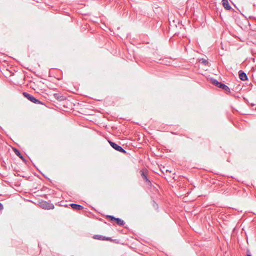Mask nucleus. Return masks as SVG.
<instances>
[{
	"label": "nucleus",
	"mask_w": 256,
	"mask_h": 256,
	"mask_svg": "<svg viewBox=\"0 0 256 256\" xmlns=\"http://www.w3.org/2000/svg\"><path fill=\"white\" fill-rule=\"evenodd\" d=\"M23 96L26 98L28 100H30L31 102L36 104H43V103L39 100H38L36 99V98H34L32 95L26 92H24L22 94Z\"/></svg>",
	"instance_id": "f257e3e1"
},
{
	"label": "nucleus",
	"mask_w": 256,
	"mask_h": 256,
	"mask_svg": "<svg viewBox=\"0 0 256 256\" xmlns=\"http://www.w3.org/2000/svg\"><path fill=\"white\" fill-rule=\"evenodd\" d=\"M108 142L110 146L115 150L122 152L123 154H126V151L124 150L121 146H119L118 144H116V143L112 142L110 140H108Z\"/></svg>",
	"instance_id": "f03ea898"
},
{
	"label": "nucleus",
	"mask_w": 256,
	"mask_h": 256,
	"mask_svg": "<svg viewBox=\"0 0 256 256\" xmlns=\"http://www.w3.org/2000/svg\"><path fill=\"white\" fill-rule=\"evenodd\" d=\"M107 218H108L110 221H115L116 222L118 225V226H124L125 224L124 222L120 218H115L113 216H110L108 215L107 216Z\"/></svg>",
	"instance_id": "7ed1b4c3"
},
{
	"label": "nucleus",
	"mask_w": 256,
	"mask_h": 256,
	"mask_svg": "<svg viewBox=\"0 0 256 256\" xmlns=\"http://www.w3.org/2000/svg\"><path fill=\"white\" fill-rule=\"evenodd\" d=\"M41 207L45 210L54 209V206L52 204L49 203L47 202H42L41 203Z\"/></svg>",
	"instance_id": "20e7f679"
},
{
	"label": "nucleus",
	"mask_w": 256,
	"mask_h": 256,
	"mask_svg": "<svg viewBox=\"0 0 256 256\" xmlns=\"http://www.w3.org/2000/svg\"><path fill=\"white\" fill-rule=\"evenodd\" d=\"M239 78L243 81L246 80H248V76L246 74L242 71V70H240L238 72Z\"/></svg>",
	"instance_id": "39448f33"
},
{
	"label": "nucleus",
	"mask_w": 256,
	"mask_h": 256,
	"mask_svg": "<svg viewBox=\"0 0 256 256\" xmlns=\"http://www.w3.org/2000/svg\"><path fill=\"white\" fill-rule=\"evenodd\" d=\"M222 5L224 8L226 10H232L234 11V10L230 6L229 4L228 0H222Z\"/></svg>",
	"instance_id": "423d86ee"
},
{
	"label": "nucleus",
	"mask_w": 256,
	"mask_h": 256,
	"mask_svg": "<svg viewBox=\"0 0 256 256\" xmlns=\"http://www.w3.org/2000/svg\"><path fill=\"white\" fill-rule=\"evenodd\" d=\"M140 174H141L142 178H144V180L148 184H151L150 181L148 178L147 176H146V174L144 172V170H140Z\"/></svg>",
	"instance_id": "0eeeda50"
},
{
	"label": "nucleus",
	"mask_w": 256,
	"mask_h": 256,
	"mask_svg": "<svg viewBox=\"0 0 256 256\" xmlns=\"http://www.w3.org/2000/svg\"><path fill=\"white\" fill-rule=\"evenodd\" d=\"M54 97L59 101H63L66 100V97L60 94H54Z\"/></svg>",
	"instance_id": "6e6552de"
},
{
	"label": "nucleus",
	"mask_w": 256,
	"mask_h": 256,
	"mask_svg": "<svg viewBox=\"0 0 256 256\" xmlns=\"http://www.w3.org/2000/svg\"><path fill=\"white\" fill-rule=\"evenodd\" d=\"M218 88L224 90L226 94L230 92V88L224 84L221 83L220 85V86H218Z\"/></svg>",
	"instance_id": "1a4fd4ad"
},
{
	"label": "nucleus",
	"mask_w": 256,
	"mask_h": 256,
	"mask_svg": "<svg viewBox=\"0 0 256 256\" xmlns=\"http://www.w3.org/2000/svg\"><path fill=\"white\" fill-rule=\"evenodd\" d=\"M14 151L15 153V154L18 156L19 157L21 160H22L23 161L25 162L26 161V159L24 158L22 156V154L20 153V152L19 150H18L17 148H14Z\"/></svg>",
	"instance_id": "9d476101"
},
{
	"label": "nucleus",
	"mask_w": 256,
	"mask_h": 256,
	"mask_svg": "<svg viewBox=\"0 0 256 256\" xmlns=\"http://www.w3.org/2000/svg\"><path fill=\"white\" fill-rule=\"evenodd\" d=\"M70 206L74 210H80L84 208L83 206L76 204H70Z\"/></svg>",
	"instance_id": "9b49d317"
},
{
	"label": "nucleus",
	"mask_w": 256,
	"mask_h": 256,
	"mask_svg": "<svg viewBox=\"0 0 256 256\" xmlns=\"http://www.w3.org/2000/svg\"><path fill=\"white\" fill-rule=\"evenodd\" d=\"M210 81L211 83L215 86H216L218 88L220 86V85L222 82H219L218 80H217L216 79H214L213 78H212L210 79Z\"/></svg>",
	"instance_id": "f8f14e48"
},
{
	"label": "nucleus",
	"mask_w": 256,
	"mask_h": 256,
	"mask_svg": "<svg viewBox=\"0 0 256 256\" xmlns=\"http://www.w3.org/2000/svg\"><path fill=\"white\" fill-rule=\"evenodd\" d=\"M94 238L96 240H105V236L102 235H94Z\"/></svg>",
	"instance_id": "ddd939ff"
},
{
	"label": "nucleus",
	"mask_w": 256,
	"mask_h": 256,
	"mask_svg": "<svg viewBox=\"0 0 256 256\" xmlns=\"http://www.w3.org/2000/svg\"><path fill=\"white\" fill-rule=\"evenodd\" d=\"M200 62H201V64L205 65V66H207L208 65V62L207 60H205V59H204V58H202L201 59Z\"/></svg>",
	"instance_id": "4468645a"
},
{
	"label": "nucleus",
	"mask_w": 256,
	"mask_h": 256,
	"mask_svg": "<svg viewBox=\"0 0 256 256\" xmlns=\"http://www.w3.org/2000/svg\"><path fill=\"white\" fill-rule=\"evenodd\" d=\"M105 240H112L111 238L105 236Z\"/></svg>",
	"instance_id": "2eb2a0df"
},
{
	"label": "nucleus",
	"mask_w": 256,
	"mask_h": 256,
	"mask_svg": "<svg viewBox=\"0 0 256 256\" xmlns=\"http://www.w3.org/2000/svg\"><path fill=\"white\" fill-rule=\"evenodd\" d=\"M4 208L3 205L2 203L0 202V210H2Z\"/></svg>",
	"instance_id": "dca6fc26"
},
{
	"label": "nucleus",
	"mask_w": 256,
	"mask_h": 256,
	"mask_svg": "<svg viewBox=\"0 0 256 256\" xmlns=\"http://www.w3.org/2000/svg\"><path fill=\"white\" fill-rule=\"evenodd\" d=\"M246 256H252L250 254V253H249V254H246Z\"/></svg>",
	"instance_id": "f3484780"
},
{
	"label": "nucleus",
	"mask_w": 256,
	"mask_h": 256,
	"mask_svg": "<svg viewBox=\"0 0 256 256\" xmlns=\"http://www.w3.org/2000/svg\"><path fill=\"white\" fill-rule=\"evenodd\" d=\"M161 172L162 173H164V172H165V170H161Z\"/></svg>",
	"instance_id": "a211bd4d"
},
{
	"label": "nucleus",
	"mask_w": 256,
	"mask_h": 256,
	"mask_svg": "<svg viewBox=\"0 0 256 256\" xmlns=\"http://www.w3.org/2000/svg\"><path fill=\"white\" fill-rule=\"evenodd\" d=\"M161 172L162 173H164V172H165V170H161Z\"/></svg>",
	"instance_id": "6ab92c4d"
},
{
	"label": "nucleus",
	"mask_w": 256,
	"mask_h": 256,
	"mask_svg": "<svg viewBox=\"0 0 256 256\" xmlns=\"http://www.w3.org/2000/svg\"><path fill=\"white\" fill-rule=\"evenodd\" d=\"M166 172H170V171L168 170H166Z\"/></svg>",
	"instance_id": "aec40b11"
}]
</instances>
